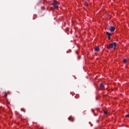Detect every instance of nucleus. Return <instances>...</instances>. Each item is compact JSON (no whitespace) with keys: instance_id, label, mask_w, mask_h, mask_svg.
Listing matches in <instances>:
<instances>
[{"instance_id":"nucleus-8","label":"nucleus","mask_w":129,"mask_h":129,"mask_svg":"<svg viewBox=\"0 0 129 129\" xmlns=\"http://www.w3.org/2000/svg\"><path fill=\"white\" fill-rule=\"evenodd\" d=\"M104 114H108V112H107V111H104Z\"/></svg>"},{"instance_id":"nucleus-10","label":"nucleus","mask_w":129,"mask_h":129,"mask_svg":"<svg viewBox=\"0 0 129 129\" xmlns=\"http://www.w3.org/2000/svg\"><path fill=\"white\" fill-rule=\"evenodd\" d=\"M5 96H8V95L9 94V93L5 92Z\"/></svg>"},{"instance_id":"nucleus-12","label":"nucleus","mask_w":129,"mask_h":129,"mask_svg":"<svg viewBox=\"0 0 129 129\" xmlns=\"http://www.w3.org/2000/svg\"><path fill=\"white\" fill-rule=\"evenodd\" d=\"M125 117H129V114H127L125 115Z\"/></svg>"},{"instance_id":"nucleus-7","label":"nucleus","mask_w":129,"mask_h":129,"mask_svg":"<svg viewBox=\"0 0 129 129\" xmlns=\"http://www.w3.org/2000/svg\"><path fill=\"white\" fill-rule=\"evenodd\" d=\"M123 62L124 63H126V62H127V60L125 58V59H123Z\"/></svg>"},{"instance_id":"nucleus-4","label":"nucleus","mask_w":129,"mask_h":129,"mask_svg":"<svg viewBox=\"0 0 129 129\" xmlns=\"http://www.w3.org/2000/svg\"><path fill=\"white\" fill-rule=\"evenodd\" d=\"M106 35L107 36H108V39L110 40V39H111V37H110V36H111V33L107 32Z\"/></svg>"},{"instance_id":"nucleus-13","label":"nucleus","mask_w":129,"mask_h":129,"mask_svg":"<svg viewBox=\"0 0 129 129\" xmlns=\"http://www.w3.org/2000/svg\"><path fill=\"white\" fill-rule=\"evenodd\" d=\"M23 111H24V112H26V111H25V110H23Z\"/></svg>"},{"instance_id":"nucleus-3","label":"nucleus","mask_w":129,"mask_h":129,"mask_svg":"<svg viewBox=\"0 0 129 129\" xmlns=\"http://www.w3.org/2000/svg\"><path fill=\"white\" fill-rule=\"evenodd\" d=\"M109 30L110 31V32H114V31H115V27L113 26H111L109 28Z\"/></svg>"},{"instance_id":"nucleus-11","label":"nucleus","mask_w":129,"mask_h":129,"mask_svg":"<svg viewBox=\"0 0 129 129\" xmlns=\"http://www.w3.org/2000/svg\"><path fill=\"white\" fill-rule=\"evenodd\" d=\"M69 120H70V121H72L73 122V120L71 119L70 118H69Z\"/></svg>"},{"instance_id":"nucleus-2","label":"nucleus","mask_w":129,"mask_h":129,"mask_svg":"<svg viewBox=\"0 0 129 129\" xmlns=\"http://www.w3.org/2000/svg\"><path fill=\"white\" fill-rule=\"evenodd\" d=\"M52 5L55 9H58L59 8V7L58 6V2L57 1H54Z\"/></svg>"},{"instance_id":"nucleus-5","label":"nucleus","mask_w":129,"mask_h":129,"mask_svg":"<svg viewBox=\"0 0 129 129\" xmlns=\"http://www.w3.org/2000/svg\"><path fill=\"white\" fill-rule=\"evenodd\" d=\"M94 50L96 52H99V51H100V49H99L98 47H95Z\"/></svg>"},{"instance_id":"nucleus-9","label":"nucleus","mask_w":129,"mask_h":129,"mask_svg":"<svg viewBox=\"0 0 129 129\" xmlns=\"http://www.w3.org/2000/svg\"><path fill=\"white\" fill-rule=\"evenodd\" d=\"M85 7H88V4H87V3H85Z\"/></svg>"},{"instance_id":"nucleus-1","label":"nucleus","mask_w":129,"mask_h":129,"mask_svg":"<svg viewBox=\"0 0 129 129\" xmlns=\"http://www.w3.org/2000/svg\"><path fill=\"white\" fill-rule=\"evenodd\" d=\"M116 47V42H113V43H110L109 45H107V49H109L111 48H114V49H115Z\"/></svg>"},{"instance_id":"nucleus-6","label":"nucleus","mask_w":129,"mask_h":129,"mask_svg":"<svg viewBox=\"0 0 129 129\" xmlns=\"http://www.w3.org/2000/svg\"><path fill=\"white\" fill-rule=\"evenodd\" d=\"M100 87L101 88V89H103V88H104V85L103 84V83L100 84Z\"/></svg>"}]
</instances>
